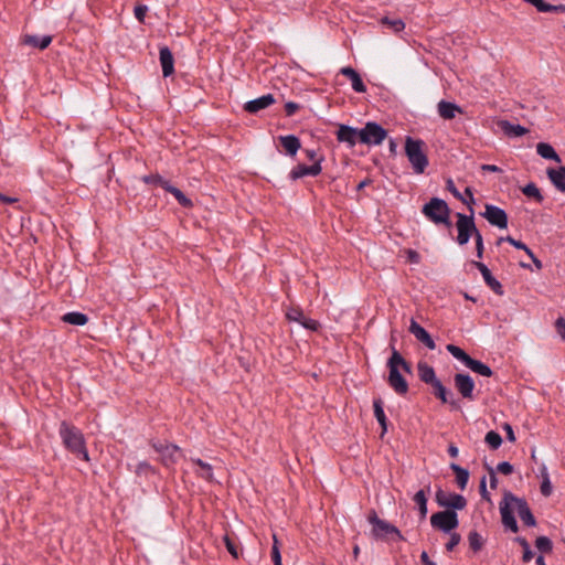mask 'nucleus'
Returning a JSON list of instances; mask_svg holds the SVG:
<instances>
[{
  "label": "nucleus",
  "instance_id": "1",
  "mask_svg": "<svg viewBox=\"0 0 565 565\" xmlns=\"http://www.w3.org/2000/svg\"><path fill=\"white\" fill-rule=\"evenodd\" d=\"M457 222H456V228H457V237L456 242L463 246L469 243L470 238H475L476 244V256L478 258L483 257L484 252V244H483V237L481 232L478 230L475 223V211L473 207H470V214H463L460 212L456 213Z\"/></svg>",
  "mask_w": 565,
  "mask_h": 565
},
{
  "label": "nucleus",
  "instance_id": "2",
  "mask_svg": "<svg viewBox=\"0 0 565 565\" xmlns=\"http://www.w3.org/2000/svg\"><path fill=\"white\" fill-rule=\"evenodd\" d=\"M58 434L67 451L79 459L89 461L85 437L79 428L63 420L60 425Z\"/></svg>",
  "mask_w": 565,
  "mask_h": 565
},
{
  "label": "nucleus",
  "instance_id": "3",
  "mask_svg": "<svg viewBox=\"0 0 565 565\" xmlns=\"http://www.w3.org/2000/svg\"><path fill=\"white\" fill-rule=\"evenodd\" d=\"M367 521L372 524L371 534L377 541L401 542L406 540L397 526L381 519L373 509L367 514Z\"/></svg>",
  "mask_w": 565,
  "mask_h": 565
},
{
  "label": "nucleus",
  "instance_id": "4",
  "mask_svg": "<svg viewBox=\"0 0 565 565\" xmlns=\"http://www.w3.org/2000/svg\"><path fill=\"white\" fill-rule=\"evenodd\" d=\"M420 211L435 225H444L448 230L452 227L451 209L445 200L434 196L422 206Z\"/></svg>",
  "mask_w": 565,
  "mask_h": 565
},
{
  "label": "nucleus",
  "instance_id": "5",
  "mask_svg": "<svg viewBox=\"0 0 565 565\" xmlns=\"http://www.w3.org/2000/svg\"><path fill=\"white\" fill-rule=\"evenodd\" d=\"M405 154L415 173H424L429 164L428 157L425 152V142L422 139L407 136L405 139Z\"/></svg>",
  "mask_w": 565,
  "mask_h": 565
},
{
  "label": "nucleus",
  "instance_id": "6",
  "mask_svg": "<svg viewBox=\"0 0 565 565\" xmlns=\"http://www.w3.org/2000/svg\"><path fill=\"white\" fill-rule=\"evenodd\" d=\"M149 445L160 455V462L166 468H172L184 457L182 449L175 444L150 439Z\"/></svg>",
  "mask_w": 565,
  "mask_h": 565
},
{
  "label": "nucleus",
  "instance_id": "7",
  "mask_svg": "<svg viewBox=\"0 0 565 565\" xmlns=\"http://www.w3.org/2000/svg\"><path fill=\"white\" fill-rule=\"evenodd\" d=\"M387 130L376 121H367L360 128V143L366 146H380L386 139Z\"/></svg>",
  "mask_w": 565,
  "mask_h": 565
},
{
  "label": "nucleus",
  "instance_id": "8",
  "mask_svg": "<svg viewBox=\"0 0 565 565\" xmlns=\"http://www.w3.org/2000/svg\"><path fill=\"white\" fill-rule=\"evenodd\" d=\"M430 525L443 533L454 532L459 526L458 513L450 510H443L431 514Z\"/></svg>",
  "mask_w": 565,
  "mask_h": 565
},
{
  "label": "nucleus",
  "instance_id": "9",
  "mask_svg": "<svg viewBox=\"0 0 565 565\" xmlns=\"http://www.w3.org/2000/svg\"><path fill=\"white\" fill-rule=\"evenodd\" d=\"M504 500H510L515 504L516 512L525 526L534 527L537 525L536 519L524 498L516 497L511 491H505Z\"/></svg>",
  "mask_w": 565,
  "mask_h": 565
},
{
  "label": "nucleus",
  "instance_id": "10",
  "mask_svg": "<svg viewBox=\"0 0 565 565\" xmlns=\"http://www.w3.org/2000/svg\"><path fill=\"white\" fill-rule=\"evenodd\" d=\"M480 215L484 217L492 226H495L500 230L508 228L509 216L503 209L497 205L487 203L484 205V211L481 212Z\"/></svg>",
  "mask_w": 565,
  "mask_h": 565
},
{
  "label": "nucleus",
  "instance_id": "11",
  "mask_svg": "<svg viewBox=\"0 0 565 565\" xmlns=\"http://www.w3.org/2000/svg\"><path fill=\"white\" fill-rule=\"evenodd\" d=\"M454 384L458 393L462 396V398L468 401H475V381L469 373H456L454 375Z\"/></svg>",
  "mask_w": 565,
  "mask_h": 565
},
{
  "label": "nucleus",
  "instance_id": "12",
  "mask_svg": "<svg viewBox=\"0 0 565 565\" xmlns=\"http://www.w3.org/2000/svg\"><path fill=\"white\" fill-rule=\"evenodd\" d=\"M286 319L301 324L305 329L317 332L321 328L318 320L307 318L300 307H290L286 312Z\"/></svg>",
  "mask_w": 565,
  "mask_h": 565
},
{
  "label": "nucleus",
  "instance_id": "13",
  "mask_svg": "<svg viewBox=\"0 0 565 565\" xmlns=\"http://www.w3.org/2000/svg\"><path fill=\"white\" fill-rule=\"evenodd\" d=\"M335 137L338 142L345 143L348 148H353L358 142H360V128L345 124H338Z\"/></svg>",
  "mask_w": 565,
  "mask_h": 565
},
{
  "label": "nucleus",
  "instance_id": "14",
  "mask_svg": "<svg viewBox=\"0 0 565 565\" xmlns=\"http://www.w3.org/2000/svg\"><path fill=\"white\" fill-rule=\"evenodd\" d=\"M430 386L433 387V395L439 399L441 404L449 405L454 411L460 409L461 406L459 402L454 397V393L447 388L439 379Z\"/></svg>",
  "mask_w": 565,
  "mask_h": 565
},
{
  "label": "nucleus",
  "instance_id": "15",
  "mask_svg": "<svg viewBox=\"0 0 565 565\" xmlns=\"http://www.w3.org/2000/svg\"><path fill=\"white\" fill-rule=\"evenodd\" d=\"M471 264L480 271L486 285L498 296L504 295L502 284L492 275L488 266L481 262L472 260Z\"/></svg>",
  "mask_w": 565,
  "mask_h": 565
},
{
  "label": "nucleus",
  "instance_id": "16",
  "mask_svg": "<svg viewBox=\"0 0 565 565\" xmlns=\"http://www.w3.org/2000/svg\"><path fill=\"white\" fill-rule=\"evenodd\" d=\"M511 504L512 501L510 500L503 499L502 502H500L499 510L501 514V521L507 530H510L512 533H518L519 525Z\"/></svg>",
  "mask_w": 565,
  "mask_h": 565
},
{
  "label": "nucleus",
  "instance_id": "17",
  "mask_svg": "<svg viewBox=\"0 0 565 565\" xmlns=\"http://www.w3.org/2000/svg\"><path fill=\"white\" fill-rule=\"evenodd\" d=\"M388 369V376H387V383L388 385L393 388V391L403 396V395H406L408 393V383L406 381V379L404 377V375L401 373L399 370L393 367V366H387Z\"/></svg>",
  "mask_w": 565,
  "mask_h": 565
},
{
  "label": "nucleus",
  "instance_id": "18",
  "mask_svg": "<svg viewBox=\"0 0 565 565\" xmlns=\"http://www.w3.org/2000/svg\"><path fill=\"white\" fill-rule=\"evenodd\" d=\"M408 330L426 348H428L429 350L436 349V343L431 338L430 333L424 327H422L415 319L411 320Z\"/></svg>",
  "mask_w": 565,
  "mask_h": 565
},
{
  "label": "nucleus",
  "instance_id": "19",
  "mask_svg": "<svg viewBox=\"0 0 565 565\" xmlns=\"http://www.w3.org/2000/svg\"><path fill=\"white\" fill-rule=\"evenodd\" d=\"M276 99L273 94H266L244 104L243 109L248 114H257L275 104Z\"/></svg>",
  "mask_w": 565,
  "mask_h": 565
},
{
  "label": "nucleus",
  "instance_id": "20",
  "mask_svg": "<svg viewBox=\"0 0 565 565\" xmlns=\"http://www.w3.org/2000/svg\"><path fill=\"white\" fill-rule=\"evenodd\" d=\"M159 61L163 77H169L174 73V57L172 51L163 45L159 50Z\"/></svg>",
  "mask_w": 565,
  "mask_h": 565
},
{
  "label": "nucleus",
  "instance_id": "21",
  "mask_svg": "<svg viewBox=\"0 0 565 565\" xmlns=\"http://www.w3.org/2000/svg\"><path fill=\"white\" fill-rule=\"evenodd\" d=\"M386 366H393L399 371L402 369L407 374L413 372L411 362L406 361L393 344H391V356L387 359Z\"/></svg>",
  "mask_w": 565,
  "mask_h": 565
},
{
  "label": "nucleus",
  "instance_id": "22",
  "mask_svg": "<svg viewBox=\"0 0 565 565\" xmlns=\"http://www.w3.org/2000/svg\"><path fill=\"white\" fill-rule=\"evenodd\" d=\"M278 140L284 148L285 154L291 158L296 157L301 149V141L296 135L279 136Z\"/></svg>",
  "mask_w": 565,
  "mask_h": 565
},
{
  "label": "nucleus",
  "instance_id": "23",
  "mask_svg": "<svg viewBox=\"0 0 565 565\" xmlns=\"http://www.w3.org/2000/svg\"><path fill=\"white\" fill-rule=\"evenodd\" d=\"M438 115L445 120H451L457 114H462V108L454 102L441 99L437 105Z\"/></svg>",
  "mask_w": 565,
  "mask_h": 565
},
{
  "label": "nucleus",
  "instance_id": "24",
  "mask_svg": "<svg viewBox=\"0 0 565 565\" xmlns=\"http://www.w3.org/2000/svg\"><path fill=\"white\" fill-rule=\"evenodd\" d=\"M546 175L557 191L565 192V166L547 168Z\"/></svg>",
  "mask_w": 565,
  "mask_h": 565
},
{
  "label": "nucleus",
  "instance_id": "25",
  "mask_svg": "<svg viewBox=\"0 0 565 565\" xmlns=\"http://www.w3.org/2000/svg\"><path fill=\"white\" fill-rule=\"evenodd\" d=\"M340 74L344 75L351 81L352 88L356 93H365L366 86L360 73L351 66H345L340 70Z\"/></svg>",
  "mask_w": 565,
  "mask_h": 565
},
{
  "label": "nucleus",
  "instance_id": "26",
  "mask_svg": "<svg viewBox=\"0 0 565 565\" xmlns=\"http://www.w3.org/2000/svg\"><path fill=\"white\" fill-rule=\"evenodd\" d=\"M373 412H374V417L376 418V420L381 427V437H383L387 433L388 419L385 415L384 403L381 397H375L373 399Z\"/></svg>",
  "mask_w": 565,
  "mask_h": 565
},
{
  "label": "nucleus",
  "instance_id": "27",
  "mask_svg": "<svg viewBox=\"0 0 565 565\" xmlns=\"http://www.w3.org/2000/svg\"><path fill=\"white\" fill-rule=\"evenodd\" d=\"M446 189L454 195V198H456L457 200H459L460 202L466 204L469 210H470V207H472V204H475V202H476L475 198H473V191H472V189L470 186H467L465 189V194L469 195V200H467L463 196V194L460 193V191L455 185L452 179H450V178L446 182Z\"/></svg>",
  "mask_w": 565,
  "mask_h": 565
},
{
  "label": "nucleus",
  "instance_id": "28",
  "mask_svg": "<svg viewBox=\"0 0 565 565\" xmlns=\"http://www.w3.org/2000/svg\"><path fill=\"white\" fill-rule=\"evenodd\" d=\"M429 492H430V484H427L426 489L418 490L414 494V497H413V501L416 504V508L418 510L419 519L420 520H425L426 516H427V513H428V509H427V501H428V499H427V495H428Z\"/></svg>",
  "mask_w": 565,
  "mask_h": 565
},
{
  "label": "nucleus",
  "instance_id": "29",
  "mask_svg": "<svg viewBox=\"0 0 565 565\" xmlns=\"http://www.w3.org/2000/svg\"><path fill=\"white\" fill-rule=\"evenodd\" d=\"M53 41L52 35H43L39 36L35 34H25L22 38V43L25 45H30L32 47L39 49V50H45L50 46V44Z\"/></svg>",
  "mask_w": 565,
  "mask_h": 565
},
{
  "label": "nucleus",
  "instance_id": "30",
  "mask_svg": "<svg viewBox=\"0 0 565 565\" xmlns=\"http://www.w3.org/2000/svg\"><path fill=\"white\" fill-rule=\"evenodd\" d=\"M500 128L510 138L523 137L529 132V129L519 124H513L509 120H501L499 122Z\"/></svg>",
  "mask_w": 565,
  "mask_h": 565
},
{
  "label": "nucleus",
  "instance_id": "31",
  "mask_svg": "<svg viewBox=\"0 0 565 565\" xmlns=\"http://www.w3.org/2000/svg\"><path fill=\"white\" fill-rule=\"evenodd\" d=\"M417 372L419 380L425 384L431 385L438 380L435 369L425 361L417 363Z\"/></svg>",
  "mask_w": 565,
  "mask_h": 565
},
{
  "label": "nucleus",
  "instance_id": "32",
  "mask_svg": "<svg viewBox=\"0 0 565 565\" xmlns=\"http://www.w3.org/2000/svg\"><path fill=\"white\" fill-rule=\"evenodd\" d=\"M449 468L456 476V483L458 488L460 490H465L469 481V470L455 462H451Z\"/></svg>",
  "mask_w": 565,
  "mask_h": 565
},
{
  "label": "nucleus",
  "instance_id": "33",
  "mask_svg": "<svg viewBox=\"0 0 565 565\" xmlns=\"http://www.w3.org/2000/svg\"><path fill=\"white\" fill-rule=\"evenodd\" d=\"M536 152L543 159L552 160L557 163L562 162L559 154L555 151L553 146L550 145L548 142H539L536 145Z\"/></svg>",
  "mask_w": 565,
  "mask_h": 565
},
{
  "label": "nucleus",
  "instance_id": "34",
  "mask_svg": "<svg viewBox=\"0 0 565 565\" xmlns=\"http://www.w3.org/2000/svg\"><path fill=\"white\" fill-rule=\"evenodd\" d=\"M191 461L200 468V470L195 471L199 478H202L209 482L214 481L213 467L210 463L203 461L200 458H192Z\"/></svg>",
  "mask_w": 565,
  "mask_h": 565
},
{
  "label": "nucleus",
  "instance_id": "35",
  "mask_svg": "<svg viewBox=\"0 0 565 565\" xmlns=\"http://www.w3.org/2000/svg\"><path fill=\"white\" fill-rule=\"evenodd\" d=\"M467 507V500L462 494L459 493H449L448 500L445 504V510L450 511H461Z\"/></svg>",
  "mask_w": 565,
  "mask_h": 565
},
{
  "label": "nucleus",
  "instance_id": "36",
  "mask_svg": "<svg viewBox=\"0 0 565 565\" xmlns=\"http://www.w3.org/2000/svg\"><path fill=\"white\" fill-rule=\"evenodd\" d=\"M62 321L72 326L82 327L85 326L89 318L86 313L79 311L66 312L62 316Z\"/></svg>",
  "mask_w": 565,
  "mask_h": 565
},
{
  "label": "nucleus",
  "instance_id": "37",
  "mask_svg": "<svg viewBox=\"0 0 565 565\" xmlns=\"http://www.w3.org/2000/svg\"><path fill=\"white\" fill-rule=\"evenodd\" d=\"M467 367L471 370L473 373H477L484 377H491L494 374V372L488 364L473 358H471V360L468 362Z\"/></svg>",
  "mask_w": 565,
  "mask_h": 565
},
{
  "label": "nucleus",
  "instance_id": "38",
  "mask_svg": "<svg viewBox=\"0 0 565 565\" xmlns=\"http://www.w3.org/2000/svg\"><path fill=\"white\" fill-rule=\"evenodd\" d=\"M166 191L168 193H171L182 207H185V209L193 207L192 200L189 199L179 188L169 183L168 186H166Z\"/></svg>",
  "mask_w": 565,
  "mask_h": 565
},
{
  "label": "nucleus",
  "instance_id": "39",
  "mask_svg": "<svg viewBox=\"0 0 565 565\" xmlns=\"http://www.w3.org/2000/svg\"><path fill=\"white\" fill-rule=\"evenodd\" d=\"M468 542H469L470 550L475 554H477L478 552H480L483 548L486 540L482 537V535L479 532H477L476 530H472L468 534Z\"/></svg>",
  "mask_w": 565,
  "mask_h": 565
},
{
  "label": "nucleus",
  "instance_id": "40",
  "mask_svg": "<svg viewBox=\"0 0 565 565\" xmlns=\"http://www.w3.org/2000/svg\"><path fill=\"white\" fill-rule=\"evenodd\" d=\"M521 191L526 198L533 199L537 203H542L544 201L541 190L534 182H529L521 189Z\"/></svg>",
  "mask_w": 565,
  "mask_h": 565
},
{
  "label": "nucleus",
  "instance_id": "41",
  "mask_svg": "<svg viewBox=\"0 0 565 565\" xmlns=\"http://www.w3.org/2000/svg\"><path fill=\"white\" fill-rule=\"evenodd\" d=\"M383 26L391 29L394 33H399L405 29V22L399 18L383 17L380 20Z\"/></svg>",
  "mask_w": 565,
  "mask_h": 565
},
{
  "label": "nucleus",
  "instance_id": "42",
  "mask_svg": "<svg viewBox=\"0 0 565 565\" xmlns=\"http://www.w3.org/2000/svg\"><path fill=\"white\" fill-rule=\"evenodd\" d=\"M446 350L458 361H460L466 367L471 356L460 347L455 344H447Z\"/></svg>",
  "mask_w": 565,
  "mask_h": 565
},
{
  "label": "nucleus",
  "instance_id": "43",
  "mask_svg": "<svg viewBox=\"0 0 565 565\" xmlns=\"http://www.w3.org/2000/svg\"><path fill=\"white\" fill-rule=\"evenodd\" d=\"M141 181L149 185L160 186L163 190H166V186H168V184L170 183L168 180H166L159 173H151L148 175H143V177H141Z\"/></svg>",
  "mask_w": 565,
  "mask_h": 565
},
{
  "label": "nucleus",
  "instance_id": "44",
  "mask_svg": "<svg viewBox=\"0 0 565 565\" xmlns=\"http://www.w3.org/2000/svg\"><path fill=\"white\" fill-rule=\"evenodd\" d=\"M514 542L518 543L523 550L522 562L523 563L531 562L532 558L534 557V553L531 550V546H530V543L527 542V540L524 536H516L514 539Z\"/></svg>",
  "mask_w": 565,
  "mask_h": 565
},
{
  "label": "nucleus",
  "instance_id": "45",
  "mask_svg": "<svg viewBox=\"0 0 565 565\" xmlns=\"http://www.w3.org/2000/svg\"><path fill=\"white\" fill-rule=\"evenodd\" d=\"M502 437L501 435L495 430H489L486 434L484 443L488 445V447L492 450H497L502 445Z\"/></svg>",
  "mask_w": 565,
  "mask_h": 565
},
{
  "label": "nucleus",
  "instance_id": "46",
  "mask_svg": "<svg viewBox=\"0 0 565 565\" xmlns=\"http://www.w3.org/2000/svg\"><path fill=\"white\" fill-rule=\"evenodd\" d=\"M135 473L138 477H149L157 473V469L151 466L148 461H140L136 468Z\"/></svg>",
  "mask_w": 565,
  "mask_h": 565
},
{
  "label": "nucleus",
  "instance_id": "47",
  "mask_svg": "<svg viewBox=\"0 0 565 565\" xmlns=\"http://www.w3.org/2000/svg\"><path fill=\"white\" fill-rule=\"evenodd\" d=\"M535 547L541 554H550L553 551V542L550 537L542 535L536 537Z\"/></svg>",
  "mask_w": 565,
  "mask_h": 565
},
{
  "label": "nucleus",
  "instance_id": "48",
  "mask_svg": "<svg viewBox=\"0 0 565 565\" xmlns=\"http://www.w3.org/2000/svg\"><path fill=\"white\" fill-rule=\"evenodd\" d=\"M502 242H507L510 245H512L514 248L524 250L526 254H531V248L525 243H523L522 241L515 239L514 237H512L510 235H508L505 237H500L497 241V245H500Z\"/></svg>",
  "mask_w": 565,
  "mask_h": 565
},
{
  "label": "nucleus",
  "instance_id": "49",
  "mask_svg": "<svg viewBox=\"0 0 565 565\" xmlns=\"http://www.w3.org/2000/svg\"><path fill=\"white\" fill-rule=\"evenodd\" d=\"M310 175L309 166L305 163H299L292 170L289 172V179L291 181H296L298 179H301L303 177Z\"/></svg>",
  "mask_w": 565,
  "mask_h": 565
},
{
  "label": "nucleus",
  "instance_id": "50",
  "mask_svg": "<svg viewBox=\"0 0 565 565\" xmlns=\"http://www.w3.org/2000/svg\"><path fill=\"white\" fill-rule=\"evenodd\" d=\"M540 12H553V13H565V4H551L545 0L541 4Z\"/></svg>",
  "mask_w": 565,
  "mask_h": 565
},
{
  "label": "nucleus",
  "instance_id": "51",
  "mask_svg": "<svg viewBox=\"0 0 565 565\" xmlns=\"http://www.w3.org/2000/svg\"><path fill=\"white\" fill-rule=\"evenodd\" d=\"M449 540L445 544V548L447 552H452L455 547L461 542V535L458 532H450Z\"/></svg>",
  "mask_w": 565,
  "mask_h": 565
},
{
  "label": "nucleus",
  "instance_id": "52",
  "mask_svg": "<svg viewBox=\"0 0 565 565\" xmlns=\"http://www.w3.org/2000/svg\"><path fill=\"white\" fill-rule=\"evenodd\" d=\"M270 556H271V561H273L274 565H282L281 564V554H280V551L278 547V541L276 539V535H274V543L271 546Z\"/></svg>",
  "mask_w": 565,
  "mask_h": 565
},
{
  "label": "nucleus",
  "instance_id": "53",
  "mask_svg": "<svg viewBox=\"0 0 565 565\" xmlns=\"http://www.w3.org/2000/svg\"><path fill=\"white\" fill-rule=\"evenodd\" d=\"M224 544L226 546V550L228 553L234 557L238 558V550L233 539L230 537L228 534L224 535L223 537Z\"/></svg>",
  "mask_w": 565,
  "mask_h": 565
},
{
  "label": "nucleus",
  "instance_id": "54",
  "mask_svg": "<svg viewBox=\"0 0 565 565\" xmlns=\"http://www.w3.org/2000/svg\"><path fill=\"white\" fill-rule=\"evenodd\" d=\"M495 471L504 476L513 473L514 467L509 461H501L497 465Z\"/></svg>",
  "mask_w": 565,
  "mask_h": 565
},
{
  "label": "nucleus",
  "instance_id": "55",
  "mask_svg": "<svg viewBox=\"0 0 565 565\" xmlns=\"http://www.w3.org/2000/svg\"><path fill=\"white\" fill-rule=\"evenodd\" d=\"M449 493H446L440 487L437 488L435 493L436 503L445 509L446 501L448 500Z\"/></svg>",
  "mask_w": 565,
  "mask_h": 565
},
{
  "label": "nucleus",
  "instance_id": "56",
  "mask_svg": "<svg viewBox=\"0 0 565 565\" xmlns=\"http://www.w3.org/2000/svg\"><path fill=\"white\" fill-rule=\"evenodd\" d=\"M405 253H406V259L409 264L417 265L420 263L422 256L417 250L408 248L405 250Z\"/></svg>",
  "mask_w": 565,
  "mask_h": 565
},
{
  "label": "nucleus",
  "instance_id": "57",
  "mask_svg": "<svg viewBox=\"0 0 565 565\" xmlns=\"http://www.w3.org/2000/svg\"><path fill=\"white\" fill-rule=\"evenodd\" d=\"M147 12H148V7L146 4H138L134 9L135 17L140 23L145 22Z\"/></svg>",
  "mask_w": 565,
  "mask_h": 565
},
{
  "label": "nucleus",
  "instance_id": "58",
  "mask_svg": "<svg viewBox=\"0 0 565 565\" xmlns=\"http://www.w3.org/2000/svg\"><path fill=\"white\" fill-rule=\"evenodd\" d=\"M323 160H324V157L320 156L316 161H313V163L311 166H309L310 177H317L318 174L321 173V171H322L321 163Z\"/></svg>",
  "mask_w": 565,
  "mask_h": 565
},
{
  "label": "nucleus",
  "instance_id": "59",
  "mask_svg": "<svg viewBox=\"0 0 565 565\" xmlns=\"http://www.w3.org/2000/svg\"><path fill=\"white\" fill-rule=\"evenodd\" d=\"M552 492H553V487H552L550 477H546V478L542 479V482H541V493L544 497H550L552 494Z\"/></svg>",
  "mask_w": 565,
  "mask_h": 565
},
{
  "label": "nucleus",
  "instance_id": "60",
  "mask_svg": "<svg viewBox=\"0 0 565 565\" xmlns=\"http://www.w3.org/2000/svg\"><path fill=\"white\" fill-rule=\"evenodd\" d=\"M479 492H480V495L483 500L490 502L491 501V497H490V493L489 491L487 490V483H486V476H483L480 480V484H479Z\"/></svg>",
  "mask_w": 565,
  "mask_h": 565
},
{
  "label": "nucleus",
  "instance_id": "61",
  "mask_svg": "<svg viewBox=\"0 0 565 565\" xmlns=\"http://www.w3.org/2000/svg\"><path fill=\"white\" fill-rule=\"evenodd\" d=\"M299 108H300L299 104H297L295 102H287L285 104L286 116H288V117L294 116L299 110Z\"/></svg>",
  "mask_w": 565,
  "mask_h": 565
},
{
  "label": "nucleus",
  "instance_id": "62",
  "mask_svg": "<svg viewBox=\"0 0 565 565\" xmlns=\"http://www.w3.org/2000/svg\"><path fill=\"white\" fill-rule=\"evenodd\" d=\"M555 329L559 337L565 341V319L563 317L556 319Z\"/></svg>",
  "mask_w": 565,
  "mask_h": 565
},
{
  "label": "nucleus",
  "instance_id": "63",
  "mask_svg": "<svg viewBox=\"0 0 565 565\" xmlns=\"http://www.w3.org/2000/svg\"><path fill=\"white\" fill-rule=\"evenodd\" d=\"M502 428L505 431L507 439L510 443H514L516 438H515L514 430H513L512 426L509 423H504L502 425Z\"/></svg>",
  "mask_w": 565,
  "mask_h": 565
},
{
  "label": "nucleus",
  "instance_id": "64",
  "mask_svg": "<svg viewBox=\"0 0 565 565\" xmlns=\"http://www.w3.org/2000/svg\"><path fill=\"white\" fill-rule=\"evenodd\" d=\"M486 468H487V470L489 472L491 489H497V487H498V478H497V475H495V470L492 467H490L489 465H486Z\"/></svg>",
  "mask_w": 565,
  "mask_h": 565
}]
</instances>
